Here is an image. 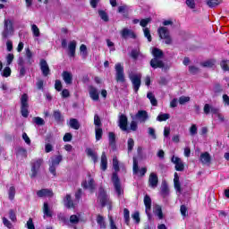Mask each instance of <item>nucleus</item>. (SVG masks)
I'll return each instance as SVG.
<instances>
[{
    "label": "nucleus",
    "instance_id": "nucleus-1",
    "mask_svg": "<svg viewBox=\"0 0 229 229\" xmlns=\"http://www.w3.org/2000/svg\"><path fill=\"white\" fill-rule=\"evenodd\" d=\"M15 30L13 29V20L6 18L4 21V30L1 33L3 40H6L9 37L13 35Z\"/></svg>",
    "mask_w": 229,
    "mask_h": 229
},
{
    "label": "nucleus",
    "instance_id": "nucleus-2",
    "mask_svg": "<svg viewBox=\"0 0 229 229\" xmlns=\"http://www.w3.org/2000/svg\"><path fill=\"white\" fill-rule=\"evenodd\" d=\"M63 159L64 157L62 155L51 157V162L49 163V172L51 174H53V176H56V167L60 165V162H62Z\"/></svg>",
    "mask_w": 229,
    "mask_h": 229
},
{
    "label": "nucleus",
    "instance_id": "nucleus-3",
    "mask_svg": "<svg viewBox=\"0 0 229 229\" xmlns=\"http://www.w3.org/2000/svg\"><path fill=\"white\" fill-rule=\"evenodd\" d=\"M115 69V80L118 83H124L126 79L124 78V67L121 65L120 63H117L114 66Z\"/></svg>",
    "mask_w": 229,
    "mask_h": 229
},
{
    "label": "nucleus",
    "instance_id": "nucleus-4",
    "mask_svg": "<svg viewBox=\"0 0 229 229\" xmlns=\"http://www.w3.org/2000/svg\"><path fill=\"white\" fill-rule=\"evenodd\" d=\"M158 35L162 40H165V44L171 45L173 39H171V35H169V30L165 27H160L157 30Z\"/></svg>",
    "mask_w": 229,
    "mask_h": 229
},
{
    "label": "nucleus",
    "instance_id": "nucleus-5",
    "mask_svg": "<svg viewBox=\"0 0 229 229\" xmlns=\"http://www.w3.org/2000/svg\"><path fill=\"white\" fill-rule=\"evenodd\" d=\"M129 79L131 80V81L132 83L134 92L138 93L139 89H140L142 75L131 74V75H129Z\"/></svg>",
    "mask_w": 229,
    "mask_h": 229
},
{
    "label": "nucleus",
    "instance_id": "nucleus-6",
    "mask_svg": "<svg viewBox=\"0 0 229 229\" xmlns=\"http://www.w3.org/2000/svg\"><path fill=\"white\" fill-rule=\"evenodd\" d=\"M21 112L22 117H28L30 115V112L28 111V108L30 107V105L28 104V94H23L21 98Z\"/></svg>",
    "mask_w": 229,
    "mask_h": 229
},
{
    "label": "nucleus",
    "instance_id": "nucleus-7",
    "mask_svg": "<svg viewBox=\"0 0 229 229\" xmlns=\"http://www.w3.org/2000/svg\"><path fill=\"white\" fill-rule=\"evenodd\" d=\"M43 162L44 160L40 158L32 160L30 178H37V174H38V171H40V165H42Z\"/></svg>",
    "mask_w": 229,
    "mask_h": 229
},
{
    "label": "nucleus",
    "instance_id": "nucleus-8",
    "mask_svg": "<svg viewBox=\"0 0 229 229\" xmlns=\"http://www.w3.org/2000/svg\"><path fill=\"white\" fill-rule=\"evenodd\" d=\"M150 67H152V69H162L163 71H169V66L165 65L164 61L158 58H152L150 60Z\"/></svg>",
    "mask_w": 229,
    "mask_h": 229
},
{
    "label": "nucleus",
    "instance_id": "nucleus-9",
    "mask_svg": "<svg viewBox=\"0 0 229 229\" xmlns=\"http://www.w3.org/2000/svg\"><path fill=\"white\" fill-rule=\"evenodd\" d=\"M112 182L114 183V187L117 196H121V194H123V187H121V181H119L117 174H113Z\"/></svg>",
    "mask_w": 229,
    "mask_h": 229
},
{
    "label": "nucleus",
    "instance_id": "nucleus-10",
    "mask_svg": "<svg viewBox=\"0 0 229 229\" xmlns=\"http://www.w3.org/2000/svg\"><path fill=\"white\" fill-rule=\"evenodd\" d=\"M39 66L43 76L47 77L51 74V69H49V64H47V61H46L45 59H41L39 62Z\"/></svg>",
    "mask_w": 229,
    "mask_h": 229
},
{
    "label": "nucleus",
    "instance_id": "nucleus-11",
    "mask_svg": "<svg viewBox=\"0 0 229 229\" xmlns=\"http://www.w3.org/2000/svg\"><path fill=\"white\" fill-rule=\"evenodd\" d=\"M118 126L123 131L128 130V117L124 114H120L118 118Z\"/></svg>",
    "mask_w": 229,
    "mask_h": 229
},
{
    "label": "nucleus",
    "instance_id": "nucleus-12",
    "mask_svg": "<svg viewBox=\"0 0 229 229\" xmlns=\"http://www.w3.org/2000/svg\"><path fill=\"white\" fill-rule=\"evenodd\" d=\"M148 186L151 189H157L158 187V175L155 173H151L148 176Z\"/></svg>",
    "mask_w": 229,
    "mask_h": 229
},
{
    "label": "nucleus",
    "instance_id": "nucleus-13",
    "mask_svg": "<svg viewBox=\"0 0 229 229\" xmlns=\"http://www.w3.org/2000/svg\"><path fill=\"white\" fill-rule=\"evenodd\" d=\"M136 119H138L140 123H146V121L149 119V114H148V111L146 110H140L136 114Z\"/></svg>",
    "mask_w": 229,
    "mask_h": 229
},
{
    "label": "nucleus",
    "instance_id": "nucleus-14",
    "mask_svg": "<svg viewBox=\"0 0 229 229\" xmlns=\"http://www.w3.org/2000/svg\"><path fill=\"white\" fill-rule=\"evenodd\" d=\"M121 37L122 38H136L137 36L135 35V32H133V30H130V29H123L121 32Z\"/></svg>",
    "mask_w": 229,
    "mask_h": 229
},
{
    "label": "nucleus",
    "instance_id": "nucleus-15",
    "mask_svg": "<svg viewBox=\"0 0 229 229\" xmlns=\"http://www.w3.org/2000/svg\"><path fill=\"white\" fill-rule=\"evenodd\" d=\"M172 162L173 164L175 165V169L177 171H183V169H185V165H183V161H182V159L178 157H172Z\"/></svg>",
    "mask_w": 229,
    "mask_h": 229
},
{
    "label": "nucleus",
    "instance_id": "nucleus-16",
    "mask_svg": "<svg viewBox=\"0 0 229 229\" xmlns=\"http://www.w3.org/2000/svg\"><path fill=\"white\" fill-rule=\"evenodd\" d=\"M89 97L93 101H99V91L94 86L89 88Z\"/></svg>",
    "mask_w": 229,
    "mask_h": 229
},
{
    "label": "nucleus",
    "instance_id": "nucleus-17",
    "mask_svg": "<svg viewBox=\"0 0 229 229\" xmlns=\"http://www.w3.org/2000/svg\"><path fill=\"white\" fill-rule=\"evenodd\" d=\"M98 201L101 203L102 207H105L106 201H108V197L103 188H99Z\"/></svg>",
    "mask_w": 229,
    "mask_h": 229
},
{
    "label": "nucleus",
    "instance_id": "nucleus-18",
    "mask_svg": "<svg viewBox=\"0 0 229 229\" xmlns=\"http://www.w3.org/2000/svg\"><path fill=\"white\" fill-rule=\"evenodd\" d=\"M62 78L66 85H72V73L71 72H63Z\"/></svg>",
    "mask_w": 229,
    "mask_h": 229
},
{
    "label": "nucleus",
    "instance_id": "nucleus-19",
    "mask_svg": "<svg viewBox=\"0 0 229 229\" xmlns=\"http://www.w3.org/2000/svg\"><path fill=\"white\" fill-rule=\"evenodd\" d=\"M38 198H53V191L48 189H42L37 192Z\"/></svg>",
    "mask_w": 229,
    "mask_h": 229
},
{
    "label": "nucleus",
    "instance_id": "nucleus-20",
    "mask_svg": "<svg viewBox=\"0 0 229 229\" xmlns=\"http://www.w3.org/2000/svg\"><path fill=\"white\" fill-rule=\"evenodd\" d=\"M143 201H144V205L146 208L145 212H146L147 216H148V217H149V216H150L149 212L151 211V197H149V195H145Z\"/></svg>",
    "mask_w": 229,
    "mask_h": 229
},
{
    "label": "nucleus",
    "instance_id": "nucleus-21",
    "mask_svg": "<svg viewBox=\"0 0 229 229\" xmlns=\"http://www.w3.org/2000/svg\"><path fill=\"white\" fill-rule=\"evenodd\" d=\"M76 46H77V43L75 40H72L68 44L69 56L72 58L76 56Z\"/></svg>",
    "mask_w": 229,
    "mask_h": 229
},
{
    "label": "nucleus",
    "instance_id": "nucleus-22",
    "mask_svg": "<svg viewBox=\"0 0 229 229\" xmlns=\"http://www.w3.org/2000/svg\"><path fill=\"white\" fill-rule=\"evenodd\" d=\"M64 205L66 207V208H74L75 205L72 201V198L70 194H67L64 199Z\"/></svg>",
    "mask_w": 229,
    "mask_h": 229
},
{
    "label": "nucleus",
    "instance_id": "nucleus-23",
    "mask_svg": "<svg viewBox=\"0 0 229 229\" xmlns=\"http://www.w3.org/2000/svg\"><path fill=\"white\" fill-rule=\"evenodd\" d=\"M174 185L175 191H177V192L181 193L182 192V185L180 184V177L178 176V173H174Z\"/></svg>",
    "mask_w": 229,
    "mask_h": 229
},
{
    "label": "nucleus",
    "instance_id": "nucleus-24",
    "mask_svg": "<svg viewBox=\"0 0 229 229\" xmlns=\"http://www.w3.org/2000/svg\"><path fill=\"white\" fill-rule=\"evenodd\" d=\"M86 154L90 157V158L93 160L94 164H97L98 162V153L94 151L92 148H86Z\"/></svg>",
    "mask_w": 229,
    "mask_h": 229
},
{
    "label": "nucleus",
    "instance_id": "nucleus-25",
    "mask_svg": "<svg viewBox=\"0 0 229 229\" xmlns=\"http://www.w3.org/2000/svg\"><path fill=\"white\" fill-rule=\"evenodd\" d=\"M68 126H70V128H72V130H80L81 124L78 119L71 118L68 123Z\"/></svg>",
    "mask_w": 229,
    "mask_h": 229
},
{
    "label": "nucleus",
    "instance_id": "nucleus-26",
    "mask_svg": "<svg viewBox=\"0 0 229 229\" xmlns=\"http://www.w3.org/2000/svg\"><path fill=\"white\" fill-rule=\"evenodd\" d=\"M82 187H83V189H89V191H93V189H94V179L89 178L88 180V182L84 181L82 182Z\"/></svg>",
    "mask_w": 229,
    "mask_h": 229
},
{
    "label": "nucleus",
    "instance_id": "nucleus-27",
    "mask_svg": "<svg viewBox=\"0 0 229 229\" xmlns=\"http://www.w3.org/2000/svg\"><path fill=\"white\" fill-rule=\"evenodd\" d=\"M108 165V159L106 158V153L103 152L101 156V164L100 167L102 171H105Z\"/></svg>",
    "mask_w": 229,
    "mask_h": 229
},
{
    "label": "nucleus",
    "instance_id": "nucleus-28",
    "mask_svg": "<svg viewBox=\"0 0 229 229\" xmlns=\"http://www.w3.org/2000/svg\"><path fill=\"white\" fill-rule=\"evenodd\" d=\"M43 214H44V217H53V212L49 210V204H47V202L44 203Z\"/></svg>",
    "mask_w": 229,
    "mask_h": 229
},
{
    "label": "nucleus",
    "instance_id": "nucleus-29",
    "mask_svg": "<svg viewBox=\"0 0 229 229\" xmlns=\"http://www.w3.org/2000/svg\"><path fill=\"white\" fill-rule=\"evenodd\" d=\"M210 160H211V157L208 152H205L200 155V161L202 164L204 165L210 164Z\"/></svg>",
    "mask_w": 229,
    "mask_h": 229
},
{
    "label": "nucleus",
    "instance_id": "nucleus-30",
    "mask_svg": "<svg viewBox=\"0 0 229 229\" xmlns=\"http://www.w3.org/2000/svg\"><path fill=\"white\" fill-rule=\"evenodd\" d=\"M152 55L154 58L162 59L164 58V52L160 48H153Z\"/></svg>",
    "mask_w": 229,
    "mask_h": 229
},
{
    "label": "nucleus",
    "instance_id": "nucleus-31",
    "mask_svg": "<svg viewBox=\"0 0 229 229\" xmlns=\"http://www.w3.org/2000/svg\"><path fill=\"white\" fill-rule=\"evenodd\" d=\"M108 140H109V146L112 148V149H115V133L109 132Z\"/></svg>",
    "mask_w": 229,
    "mask_h": 229
},
{
    "label": "nucleus",
    "instance_id": "nucleus-32",
    "mask_svg": "<svg viewBox=\"0 0 229 229\" xmlns=\"http://www.w3.org/2000/svg\"><path fill=\"white\" fill-rule=\"evenodd\" d=\"M97 223L100 229H106V223L105 222V218L98 215L97 217Z\"/></svg>",
    "mask_w": 229,
    "mask_h": 229
},
{
    "label": "nucleus",
    "instance_id": "nucleus-33",
    "mask_svg": "<svg viewBox=\"0 0 229 229\" xmlns=\"http://www.w3.org/2000/svg\"><path fill=\"white\" fill-rule=\"evenodd\" d=\"M26 58H27V64L31 65L33 64V53H31V50L30 48H26Z\"/></svg>",
    "mask_w": 229,
    "mask_h": 229
},
{
    "label": "nucleus",
    "instance_id": "nucleus-34",
    "mask_svg": "<svg viewBox=\"0 0 229 229\" xmlns=\"http://www.w3.org/2000/svg\"><path fill=\"white\" fill-rule=\"evenodd\" d=\"M154 213L157 216L158 219H164V213H162V207L156 205Z\"/></svg>",
    "mask_w": 229,
    "mask_h": 229
},
{
    "label": "nucleus",
    "instance_id": "nucleus-35",
    "mask_svg": "<svg viewBox=\"0 0 229 229\" xmlns=\"http://www.w3.org/2000/svg\"><path fill=\"white\" fill-rule=\"evenodd\" d=\"M221 3H223V0H208L207 4L209 8H216V6H219Z\"/></svg>",
    "mask_w": 229,
    "mask_h": 229
},
{
    "label": "nucleus",
    "instance_id": "nucleus-36",
    "mask_svg": "<svg viewBox=\"0 0 229 229\" xmlns=\"http://www.w3.org/2000/svg\"><path fill=\"white\" fill-rule=\"evenodd\" d=\"M169 194V187H167V183L163 182L161 185V195L163 198H165Z\"/></svg>",
    "mask_w": 229,
    "mask_h": 229
},
{
    "label": "nucleus",
    "instance_id": "nucleus-37",
    "mask_svg": "<svg viewBox=\"0 0 229 229\" xmlns=\"http://www.w3.org/2000/svg\"><path fill=\"white\" fill-rule=\"evenodd\" d=\"M147 98L148 99H149L153 106H157V105H158V102L157 101V98H155V95L152 92H148L147 94Z\"/></svg>",
    "mask_w": 229,
    "mask_h": 229
},
{
    "label": "nucleus",
    "instance_id": "nucleus-38",
    "mask_svg": "<svg viewBox=\"0 0 229 229\" xmlns=\"http://www.w3.org/2000/svg\"><path fill=\"white\" fill-rule=\"evenodd\" d=\"M1 76H3V78H10V76H12V69L9 66H6L1 72Z\"/></svg>",
    "mask_w": 229,
    "mask_h": 229
},
{
    "label": "nucleus",
    "instance_id": "nucleus-39",
    "mask_svg": "<svg viewBox=\"0 0 229 229\" xmlns=\"http://www.w3.org/2000/svg\"><path fill=\"white\" fill-rule=\"evenodd\" d=\"M118 13H123V17L128 18V5H122L118 7Z\"/></svg>",
    "mask_w": 229,
    "mask_h": 229
},
{
    "label": "nucleus",
    "instance_id": "nucleus-40",
    "mask_svg": "<svg viewBox=\"0 0 229 229\" xmlns=\"http://www.w3.org/2000/svg\"><path fill=\"white\" fill-rule=\"evenodd\" d=\"M214 65H216V60H214V59L208 60L201 64L202 67L212 68V67H214Z\"/></svg>",
    "mask_w": 229,
    "mask_h": 229
},
{
    "label": "nucleus",
    "instance_id": "nucleus-41",
    "mask_svg": "<svg viewBox=\"0 0 229 229\" xmlns=\"http://www.w3.org/2000/svg\"><path fill=\"white\" fill-rule=\"evenodd\" d=\"M211 114L217 115V117H218V119H220V121H225V117H223V115H221V114H219V108L214 107L211 106Z\"/></svg>",
    "mask_w": 229,
    "mask_h": 229
},
{
    "label": "nucleus",
    "instance_id": "nucleus-42",
    "mask_svg": "<svg viewBox=\"0 0 229 229\" xmlns=\"http://www.w3.org/2000/svg\"><path fill=\"white\" fill-rule=\"evenodd\" d=\"M171 115L169 114H160L157 117V121H159V123H162L163 121H167V119H170Z\"/></svg>",
    "mask_w": 229,
    "mask_h": 229
},
{
    "label": "nucleus",
    "instance_id": "nucleus-43",
    "mask_svg": "<svg viewBox=\"0 0 229 229\" xmlns=\"http://www.w3.org/2000/svg\"><path fill=\"white\" fill-rule=\"evenodd\" d=\"M96 140H101L103 137V129L97 127L95 128Z\"/></svg>",
    "mask_w": 229,
    "mask_h": 229
},
{
    "label": "nucleus",
    "instance_id": "nucleus-44",
    "mask_svg": "<svg viewBox=\"0 0 229 229\" xmlns=\"http://www.w3.org/2000/svg\"><path fill=\"white\" fill-rule=\"evenodd\" d=\"M8 196H9V199H11V201H13L14 198H15V187L11 186L8 190Z\"/></svg>",
    "mask_w": 229,
    "mask_h": 229
},
{
    "label": "nucleus",
    "instance_id": "nucleus-45",
    "mask_svg": "<svg viewBox=\"0 0 229 229\" xmlns=\"http://www.w3.org/2000/svg\"><path fill=\"white\" fill-rule=\"evenodd\" d=\"M123 219L127 225H130V210L128 208L123 209Z\"/></svg>",
    "mask_w": 229,
    "mask_h": 229
},
{
    "label": "nucleus",
    "instance_id": "nucleus-46",
    "mask_svg": "<svg viewBox=\"0 0 229 229\" xmlns=\"http://www.w3.org/2000/svg\"><path fill=\"white\" fill-rule=\"evenodd\" d=\"M31 31L34 37H40V30L36 24L31 25Z\"/></svg>",
    "mask_w": 229,
    "mask_h": 229
},
{
    "label": "nucleus",
    "instance_id": "nucleus-47",
    "mask_svg": "<svg viewBox=\"0 0 229 229\" xmlns=\"http://www.w3.org/2000/svg\"><path fill=\"white\" fill-rule=\"evenodd\" d=\"M98 14L102 21H104L105 22H108V14L106 13V12L100 10L98 11Z\"/></svg>",
    "mask_w": 229,
    "mask_h": 229
},
{
    "label": "nucleus",
    "instance_id": "nucleus-48",
    "mask_svg": "<svg viewBox=\"0 0 229 229\" xmlns=\"http://www.w3.org/2000/svg\"><path fill=\"white\" fill-rule=\"evenodd\" d=\"M127 146H128V153H131L133 150V146H135V141L133 139L130 138L127 141Z\"/></svg>",
    "mask_w": 229,
    "mask_h": 229
},
{
    "label": "nucleus",
    "instance_id": "nucleus-49",
    "mask_svg": "<svg viewBox=\"0 0 229 229\" xmlns=\"http://www.w3.org/2000/svg\"><path fill=\"white\" fill-rule=\"evenodd\" d=\"M132 171L133 174H137L139 173V161H137V157H133Z\"/></svg>",
    "mask_w": 229,
    "mask_h": 229
},
{
    "label": "nucleus",
    "instance_id": "nucleus-50",
    "mask_svg": "<svg viewBox=\"0 0 229 229\" xmlns=\"http://www.w3.org/2000/svg\"><path fill=\"white\" fill-rule=\"evenodd\" d=\"M113 167L115 173H119V160L117 159V157L113 158Z\"/></svg>",
    "mask_w": 229,
    "mask_h": 229
},
{
    "label": "nucleus",
    "instance_id": "nucleus-51",
    "mask_svg": "<svg viewBox=\"0 0 229 229\" xmlns=\"http://www.w3.org/2000/svg\"><path fill=\"white\" fill-rule=\"evenodd\" d=\"M33 121L36 124H38V126H44V124H46V122H44V119H42L41 117H34Z\"/></svg>",
    "mask_w": 229,
    "mask_h": 229
},
{
    "label": "nucleus",
    "instance_id": "nucleus-52",
    "mask_svg": "<svg viewBox=\"0 0 229 229\" xmlns=\"http://www.w3.org/2000/svg\"><path fill=\"white\" fill-rule=\"evenodd\" d=\"M143 33H144V37L148 38V42H151L152 38H151V32L149 31V29L148 28L143 29Z\"/></svg>",
    "mask_w": 229,
    "mask_h": 229
},
{
    "label": "nucleus",
    "instance_id": "nucleus-53",
    "mask_svg": "<svg viewBox=\"0 0 229 229\" xmlns=\"http://www.w3.org/2000/svg\"><path fill=\"white\" fill-rule=\"evenodd\" d=\"M140 55V50H137V49L131 50V58H133V60H137V58H139Z\"/></svg>",
    "mask_w": 229,
    "mask_h": 229
},
{
    "label": "nucleus",
    "instance_id": "nucleus-54",
    "mask_svg": "<svg viewBox=\"0 0 229 229\" xmlns=\"http://www.w3.org/2000/svg\"><path fill=\"white\" fill-rule=\"evenodd\" d=\"M149 22H151V18L142 19V20L140 21V25L142 28H146V27L148 26V24H149Z\"/></svg>",
    "mask_w": 229,
    "mask_h": 229
},
{
    "label": "nucleus",
    "instance_id": "nucleus-55",
    "mask_svg": "<svg viewBox=\"0 0 229 229\" xmlns=\"http://www.w3.org/2000/svg\"><path fill=\"white\" fill-rule=\"evenodd\" d=\"M70 223L72 225H78V223H80V217H78L76 215H72L70 216Z\"/></svg>",
    "mask_w": 229,
    "mask_h": 229
},
{
    "label": "nucleus",
    "instance_id": "nucleus-56",
    "mask_svg": "<svg viewBox=\"0 0 229 229\" xmlns=\"http://www.w3.org/2000/svg\"><path fill=\"white\" fill-rule=\"evenodd\" d=\"M190 135H191V136L198 135V126H196V124H192L191 126Z\"/></svg>",
    "mask_w": 229,
    "mask_h": 229
},
{
    "label": "nucleus",
    "instance_id": "nucleus-57",
    "mask_svg": "<svg viewBox=\"0 0 229 229\" xmlns=\"http://www.w3.org/2000/svg\"><path fill=\"white\" fill-rule=\"evenodd\" d=\"M13 58H15V56L13 55V54H8L5 57L6 60V64L7 65H12V62H13Z\"/></svg>",
    "mask_w": 229,
    "mask_h": 229
},
{
    "label": "nucleus",
    "instance_id": "nucleus-58",
    "mask_svg": "<svg viewBox=\"0 0 229 229\" xmlns=\"http://www.w3.org/2000/svg\"><path fill=\"white\" fill-rule=\"evenodd\" d=\"M9 219H11V221L13 223L17 221V216L15 215V211H13V209H10L9 211Z\"/></svg>",
    "mask_w": 229,
    "mask_h": 229
},
{
    "label": "nucleus",
    "instance_id": "nucleus-59",
    "mask_svg": "<svg viewBox=\"0 0 229 229\" xmlns=\"http://www.w3.org/2000/svg\"><path fill=\"white\" fill-rule=\"evenodd\" d=\"M54 118L57 123H60L62 121V113L60 111H55Z\"/></svg>",
    "mask_w": 229,
    "mask_h": 229
},
{
    "label": "nucleus",
    "instance_id": "nucleus-60",
    "mask_svg": "<svg viewBox=\"0 0 229 229\" xmlns=\"http://www.w3.org/2000/svg\"><path fill=\"white\" fill-rule=\"evenodd\" d=\"M186 4L191 10H194L196 8V2L194 0H186Z\"/></svg>",
    "mask_w": 229,
    "mask_h": 229
},
{
    "label": "nucleus",
    "instance_id": "nucleus-61",
    "mask_svg": "<svg viewBox=\"0 0 229 229\" xmlns=\"http://www.w3.org/2000/svg\"><path fill=\"white\" fill-rule=\"evenodd\" d=\"M220 65L223 71H229V61H222Z\"/></svg>",
    "mask_w": 229,
    "mask_h": 229
},
{
    "label": "nucleus",
    "instance_id": "nucleus-62",
    "mask_svg": "<svg viewBox=\"0 0 229 229\" xmlns=\"http://www.w3.org/2000/svg\"><path fill=\"white\" fill-rule=\"evenodd\" d=\"M148 135H150V137L152 139H154V140L157 139V134H156L155 129L153 127H148Z\"/></svg>",
    "mask_w": 229,
    "mask_h": 229
},
{
    "label": "nucleus",
    "instance_id": "nucleus-63",
    "mask_svg": "<svg viewBox=\"0 0 229 229\" xmlns=\"http://www.w3.org/2000/svg\"><path fill=\"white\" fill-rule=\"evenodd\" d=\"M55 90H57L58 92H60L62 90V81L60 80H56L55 83Z\"/></svg>",
    "mask_w": 229,
    "mask_h": 229
},
{
    "label": "nucleus",
    "instance_id": "nucleus-64",
    "mask_svg": "<svg viewBox=\"0 0 229 229\" xmlns=\"http://www.w3.org/2000/svg\"><path fill=\"white\" fill-rule=\"evenodd\" d=\"M189 71L191 74H198V72H199V68L191 65L189 66Z\"/></svg>",
    "mask_w": 229,
    "mask_h": 229
}]
</instances>
